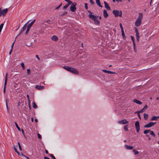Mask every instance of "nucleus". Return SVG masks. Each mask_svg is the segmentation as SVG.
Masks as SVG:
<instances>
[{
  "instance_id": "obj_1",
  "label": "nucleus",
  "mask_w": 159,
  "mask_h": 159,
  "mask_svg": "<svg viewBox=\"0 0 159 159\" xmlns=\"http://www.w3.org/2000/svg\"><path fill=\"white\" fill-rule=\"evenodd\" d=\"M63 67L67 71H68L72 73H73L75 74H78V72L77 70L76 69L67 66H64Z\"/></svg>"
},
{
  "instance_id": "obj_2",
  "label": "nucleus",
  "mask_w": 159,
  "mask_h": 159,
  "mask_svg": "<svg viewBox=\"0 0 159 159\" xmlns=\"http://www.w3.org/2000/svg\"><path fill=\"white\" fill-rule=\"evenodd\" d=\"M89 17L91 19L93 20L94 21V23L96 25H99L100 24L99 21L96 19L97 17L96 16L93 14L89 15Z\"/></svg>"
},
{
  "instance_id": "obj_3",
  "label": "nucleus",
  "mask_w": 159,
  "mask_h": 159,
  "mask_svg": "<svg viewBox=\"0 0 159 159\" xmlns=\"http://www.w3.org/2000/svg\"><path fill=\"white\" fill-rule=\"evenodd\" d=\"M112 13L116 17H117L118 16L120 17H122V13L121 11L114 10L112 11Z\"/></svg>"
},
{
  "instance_id": "obj_4",
  "label": "nucleus",
  "mask_w": 159,
  "mask_h": 159,
  "mask_svg": "<svg viewBox=\"0 0 159 159\" xmlns=\"http://www.w3.org/2000/svg\"><path fill=\"white\" fill-rule=\"evenodd\" d=\"M71 6L70 7V10L72 12H75L76 10V3L74 2L71 3Z\"/></svg>"
},
{
  "instance_id": "obj_5",
  "label": "nucleus",
  "mask_w": 159,
  "mask_h": 159,
  "mask_svg": "<svg viewBox=\"0 0 159 159\" xmlns=\"http://www.w3.org/2000/svg\"><path fill=\"white\" fill-rule=\"evenodd\" d=\"M135 125L136 131L138 133L139 132L140 129L139 123L138 121H136L135 122Z\"/></svg>"
},
{
  "instance_id": "obj_6",
  "label": "nucleus",
  "mask_w": 159,
  "mask_h": 159,
  "mask_svg": "<svg viewBox=\"0 0 159 159\" xmlns=\"http://www.w3.org/2000/svg\"><path fill=\"white\" fill-rule=\"evenodd\" d=\"M156 123V122H150L148 124H146L144 125V128H150Z\"/></svg>"
},
{
  "instance_id": "obj_7",
  "label": "nucleus",
  "mask_w": 159,
  "mask_h": 159,
  "mask_svg": "<svg viewBox=\"0 0 159 159\" xmlns=\"http://www.w3.org/2000/svg\"><path fill=\"white\" fill-rule=\"evenodd\" d=\"M135 31L136 32V40L137 41L139 42V31L137 28H135Z\"/></svg>"
},
{
  "instance_id": "obj_8",
  "label": "nucleus",
  "mask_w": 159,
  "mask_h": 159,
  "mask_svg": "<svg viewBox=\"0 0 159 159\" xmlns=\"http://www.w3.org/2000/svg\"><path fill=\"white\" fill-rule=\"evenodd\" d=\"M7 8H6L3 9L2 11H0V16H1L2 15L3 16H4L7 13Z\"/></svg>"
},
{
  "instance_id": "obj_9",
  "label": "nucleus",
  "mask_w": 159,
  "mask_h": 159,
  "mask_svg": "<svg viewBox=\"0 0 159 159\" xmlns=\"http://www.w3.org/2000/svg\"><path fill=\"white\" fill-rule=\"evenodd\" d=\"M118 123L120 124H125L129 123V122L128 121H127L126 120L124 119L121 120L119 121Z\"/></svg>"
},
{
  "instance_id": "obj_10",
  "label": "nucleus",
  "mask_w": 159,
  "mask_h": 159,
  "mask_svg": "<svg viewBox=\"0 0 159 159\" xmlns=\"http://www.w3.org/2000/svg\"><path fill=\"white\" fill-rule=\"evenodd\" d=\"M141 24V20L137 19L135 23V25L137 26H139Z\"/></svg>"
},
{
  "instance_id": "obj_11",
  "label": "nucleus",
  "mask_w": 159,
  "mask_h": 159,
  "mask_svg": "<svg viewBox=\"0 0 159 159\" xmlns=\"http://www.w3.org/2000/svg\"><path fill=\"white\" fill-rule=\"evenodd\" d=\"M104 6L105 8L107 10H110L111 8L108 3L106 1H104Z\"/></svg>"
},
{
  "instance_id": "obj_12",
  "label": "nucleus",
  "mask_w": 159,
  "mask_h": 159,
  "mask_svg": "<svg viewBox=\"0 0 159 159\" xmlns=\"http://www.w3.org/2000/svg\"><path fill=\"white\" fill-rule=\"evenodd\" d=\"M131 37L133 42L134 49V51H135V44L134 42V38L132 36H131Z\"/></svg>"
},
{
  "instance_id": "obj_13",
  "label": "nucleus",
  "mask_w": 159,
  "mask_h": 159,
  "mask_svg": "<svg viewBox=\"0 0 159 159\" xmlns=\"http://www.w3.org/2000/svg\"><path fill=\"white\" fill-rule=\"evenodd\" d=\"M35 88L36 89L39 90H41L43 89L44 86L40 85H36L35 86Z\"/></svg>"
},
{
  "instance_id": "obj_14",
  "label": "nucleus",
  "mask_w": 159,
  "mask_h": 159,
  "mask_svg": "<svg viewBox=\"0 0 159 159\" xmlns=\"http://www.w3.org/2000/svg\"><path fill=\"white\" fill-rule=\"evenodd\" d=\"M148 108V107L147 105H146L141 110H140V112L141 113L144 112Z\"/></svg>"
},
{
  "instance_id": "obj_15",
  "label": "nucleus",
  "mask_w": 159,
  "mask_h": 159,
  "mask_svg": "<svg viewBox=\"0 0 159 159\" xmlns=\"http://www.w3.org/2000/svg\"><path fill=\"white\" fill-rule=\"evenodd\" d=\"M125 148L128 150H132L133 148L132 146L125 145Z\"/></svg>"
},
{
  "instance_id": "obj_16",
  "label": "nucleus",
  "mask_w": 159,
  "mask_h": 159,
  "mask_svg": "<svg viewBox=\"0 0 159 159\" xmlns=\"http://www.w3.org/2000/svg\"><path fill=\"white\" fill-rule=\"evenodd\" d=\"M103 15L105 18H106L108 17V15L107 13V11L106 10H103Z\"/></svg>"
},
{
  "instance_id": "obj_17",
  "label": "nucleus",
  "mask_w": 159,
  "mask_h": 159,
  "mask_svg": "<svg viewBox=\"0 0 159 159\" xmlns=\"http://www.w3.org/2000/svg\"><path fill=\"white\" fill-rule=\"evenodd\" d=\"M102 71L104 72L107 73L108 74H115V73L112 71H108L106 70H102Z\"/></svg>"
},
{
  "instance_id": "obj_18",
  "label": "nucleus",
  "mask_w": 159,
  "mask_h": 159,
  "mask_svg": "<svg viewBox=\"0 0 159 159\" xmlns=\"http://www.w3.org/2000/svg\"><path fill=\"white\" fill-rule=\"evenodd\" d=\"M133 102H135L136 103L138 104H139V105H141L142 103V102H141L139 100H137V99H134V100Z\"/></svg>"
},
{
  "instance_id": "obj_19",
  "label": "nucleus",
  "mask_w": 159,
  "mask_h": 159,
  "mask_svg": "<svg viewBox=\"0 0 159 159\" xmlns=\"http://www.w3.org/2000/svg\"><path fill=\"white\" fill-rule=\"evenodd\" d=\"M51 39L52 40L56 41L58 40L57 37L56 35H54L52 37Z\"/></svg>"
},
{
  "instance_id": "obj_20",
  "label": "nucleus",
  "mask_w": 159,
  "mask_h": 159,
  "mask_svg": "<svg viewBox=\"0 0 159 159\" xmlns=\"http://www.w3.org/2000/svg\"><path fill=\"white\" fill-rule=\"evenodd\" d=\"M30 21V20L26 24H25L23 27L21 29V32H22L26 29V25Z\"/></svg>"
},
{
  "instance_id": "obj_21",
  "label": "nucleus",
  "mask_w": 159,
  "mask_h": 159,
  "mask_svg": "<svg viewBox=\"0 0 159 159\" xmlns=\"http://www.w3.org/2000/svg\"><path fill=\"white\" fill-rule=\"evenodd\" d=\"M96 2L97 5L99 7H102L101 5L100 0H96Z\"/></svg>"
},
{
  "instance_id": "obj_22",
  "label": "nucleus",
  "mask_w": 159,
  "mask_h": 159,
  "mask_svg": "<svg viewBox=\"0 0 159 159\" xmlns=\"http://www.w3.org/2000/svg\"><path fill=\"white\" fill-rule=\"evenodd\" d=\"M35 20L34 19L33 21L31 22L28 25V27L30 28H31L32 25L34 24L35 21Z\"/></svg>"
},
{
  "instance_id": "obj_23",
  "label": "nucleus",
  "mask_w": 159,
  "mask_h": 159,
  "mask_svg": "<svg viewBox=\"0 0 159 159\" xmlns=\"http://www.w3.org/2000/svg\"><path fill=\"white\" fill-rule=\"evenodd\" d=\"M143 18V14L141 13H139V16L138 18L137 19L141 20Z\"/></svg>"
},
{
  "instance_id": "obj_24",
  "label": "nucleus",
  "mask_w": 159,
  "mask_h": 159,
  "mask_svg": "<svg viewBox=\"0 0 159 159\" xmlns=\"http://www.w3.org/2000/svg\"><path fill=\"white\" fill-rule=\"evenodd\" d=\"M121 31L122 35V37L124 39H125L126 38V36L125 34L124 30H121Z\"/></svg>"
},
{
  "instance_id": "obj_25",
  "label": "nucleus",
  "mask_w": 159,
  "mask_h": 159,
  "mask_svg": "<svg viewBox=\"0 0 159 159\" xmlns=\"http://www.w3.org/2000/svg\"><path fill=\"white\" fill-rule=\"evenodd\" d=\"M71 3H68L66 5H65L63 7V9H66L69 7V6L71 4Z\"/></svg>"
},
{
  "instance_id": "obj_26",
  "label": "nucleus",
  "mask_w": 159,
  "mask_h": 159,
  "mask_svg": "<svg viewBox=\"0 0 159 159\" xmlns=\"http://www.w3.org/2000/svg\"><path fill=\"white\" fill-rule=\"evenodd\" d=\"M144 116V118L145 120H147L148 116V114L146 113H144L143 114Z\"/></svg>"
},
{
  "instance_id": "obj_27",
  "label": "nucleus",
  "mask_w": 159,
  "mask_h": 159,
  "mask_svg": "<svg viewBox=\"0 0 159 159\" xmlns=\"http://www.w3.org/2000/svg\"><path fill=\"white\" fill-rule=\"evenodd\" d=\"M133 152L135 155L138 154L139 153V152L135 149H133Z\"/></svg>"
},
{
  "instance_id": "obj_28",
  "label": "nucleus",
  "mask_w": 159,
  "mask_h": 159,
  "mask_svg": "<svg viewBox=\"0 0 159 159\" xmlns=\"http://www.w3.org/2000/svg\"><path fill=\"white\" fill-rule=\"evenodd\" d=\"M151 131L150 129L145 130L143 131V133L145 134H147Z\"/></svg>"
},
{
  "instance_id": "obj_29",
  "label": "nucleus",
  "mask_w": 159,
  "mask_h": 159,
  "mask_svg": "<svg viewBox=\"0 0 159 159\" xmlns=\"http://www.w3.org/2000/svg\"><path fill=\"white\" fill-rule=\"evenodd\" d=\"M32 106H33V107H34V108H36L37 107V105H36V104H35V103L34 102H33V103H32Z\"/></svg>"
},
{
  "instance_id": "obj_30",
  "label": "nucleus",
  "mask_w": 159,
  "mask_h": 159,
  "mask_svg": "<svg viewBox=\"0 0 159 159\" xmlns=\"http://www.w3.org/2000/svg\"><path fill=\"white\" fill-rule=\"evenodd\" d=\"M151 120H157V119L156 118V116H152L151 118Z\"/></svg>"
},
{
  "instance_id": "obj_31",
  "label": "nucleus",
  "mask_w": 159,
  "mask_h": 159,
  "mask_svg": "<svg viewBox=\"0 0 159 159\" xmlns=\"http://www.w3.org/2000/svg\"><path fill=\"white\" fill-rule=\"evenodd\" d=\"M15 124L16 126V127L18 129L19 131H20V129L19 126H18L16 122H15Z\"/></svg>"
},
{
  "instance_id": "obj_32",
  "label": "nucleus",
  "mask_w": 159,
  "mask_h": 159,
  "mask_svg": "<svg viewBox=\"0 0 159 159\" xmlns=\"http://www.w3.org/2000/svg\"><path fill=\"white\" fill-rule=\"evenodd\" d=\"M3 25H4V24H3V23L1 24V25H0V32H1Z\"/></svg>"
},
{
  "instance_id": "obj_33",
  "label": "nucleus",
  "mask_w": 159,
  "mask_h": 159,
  "mask_svg": "<svg viewBox=\"0 0 159 159\" xmlns=\"http://www.w3.org/2000/svg\"><path fill=\"white\" fill-rule=\"evenodd\" d=\"M128 125H125L124 126V129L126 131H128V129L127 128Z\"/></svg>"
},
{
  "instance_id": "obj_34",
  "label": "nucleus",
  "mask_w": 159,
  "mask_h": 159,
  "mask_svg": "<svg viewBox=\"0 0 159 159\" xmlns=\"http://www.w3.org/2000/svg\"><path fill=\"white\" fill-rule=\"evenodd\" d=\"M27 74L28 75H29L30 74V70L29 69H27Z\"/></svg>"
},
{
  "instance_id": "obj_35",
  "label": "nucleus",
  "mask_w": 159,
  "mask_h": 159,
  "mask_svg": "<svg viewBox=\"0 0 159 159\" xmlns=\"http://www.w3.org/2000/svg\"><path fill=\"white\" fill-rule=\"evenodd\" d=\"M150 134L152 135L153 137L155 136V134L154 133L153 131H150Z\"/></svg>"
},
{
  "instance_id": "obj_36",
  "label": "nucleus",
  "mask_w": 159,
  "mask_h": 159,
  "mask_svg": "<svg viewBox=\"0 0 159 159\" xmlns=\"http://www.w3.org/2000/svg\"><path fill=\"white\" fill-rule=\"evenodd\" d=\"M18 145L19 148V149L20 151H22V148L20 146V143L19 142H18Z\"/></svg>"
},
{
  "instance_id": "obj_37",
  "label": "nucleus",
  "mask_w": 159,
  "mask_h": 159,
  "mask_svg": "<svg viewBox=\"0 0 159 159\" xmlns=\"http://www.w3.org/2000/svg\"><path fill=\"white\" fill-rule=\"evenodd\" d=\"M21 66L22 68H23V69H24L25 68V65L24 63L23 62H22L21 63Z\"/></svg>"
},
{
  "instance_id": "obj_38",
  "label": "nucleus",
  "mask_w": 159,
  "mask_h": 159,
  "mask_svg": "<svg viewBox=\"0 0 159 159\" xmlns=\"http://www.w3.org/2000/svg\"><path fill=\"white\" fill-rule=\"evenodd\" d=\"M67 13V12H66V11H65V12L64 13H62L61 15V16H63L65 15H66Z\"/></svg>"
},
{
  "instance_id": "obj_39",
  "label": "nucleus",
  "mask_w": 159,
  "mask_h": 159,
  "mask_svg": "<svg viewBox=\"0 0 159 159\" xmlns=\"http://www.w3.org/2000/svg\"><path fill=\"white\" fill-rule=\"evenodd\" d=\"M62 3H61L60 5H59L57 7H56V8H55V10H58L62 5Z\"/></svg>"
},
{
  "instance_id": "obj_40",
  "label": "nucleus",
  "mask_w": 159,
  "mask_h": 159,
  "mask_svg": "<svg viewBox=\"0 0 159 159\" xmlns=\"http://www.w3.org/2000/svg\"><path fill=\"white\" fill-rule=\"evenodd\" d=\"M32 45V43H27L26 44V45L27 46L30 47V46Z\"/></svg>"
},
{
  "instance_id": "obj_41",
  "label": "nucleus",
  "mask_w": 159,
  "mask_h": 159,
  "mask_svg": "<svg viewBox=\"0 0 159 159\" xmlns=\"http://www.w3.org/2000/svg\"><path fill=\"white\" fill-rule=\"evenodd\" d=\"M30 28H29V27H27V29L26 31V32H25V34H27L28 33V32L30 30Z\"/></svg>"
},
{
  "instance_id": "obj_42",
  "label": "nucleus",
  "mask_w": 159,
  "mask_h": 159,
  "mask_svg": "<svg viewBox=\"0 0 159 159\" xmlns=\"http://www.w3.org/2000/svg\"><path fill=\"white\" fill-rule=\"evenodd\" d=\"M84 7H85V8L86 10L88 9V4L87 3H84Z\"/></svg>"
},
{
  "instance_id": "obj_43",
  "label": "nucleus",
  "mask_w": 159,
  "mask_h": 159,
  "mask_svg": "<svg viewBox=\"0 0 159 159\" xmlns=\"http://www.w3.org/2000/svg\"><path fill=\"white\" fill-rule=\"evenodd\" d=\"M90 2L92 5H94L95 4L94 2L92 0H89Z\"/></svg>"
},
{
  "instance_id": "obj_44",
  "label": "nucleus",
  "mask_w": 159,
  "mask_h": 159,
  "mask_svg": "<svg viewBox=\"0 0 159 159\" xmlns=\"http://www.w3.org/2000/svg\"><path fill=\"white\" fill-rule=\"evenodd\" d=\"M119 25H120V26L121 30H123V27L122 26V24L120 23Z\"/></svg>"
},
{
  "instance_id": "obj_45",
  "label": "nucleus",
  "mask_w": 159,
  "mask_h": 159,
  "mask_svg": "<svg viewBox=\"0 0 159 159\" xmlns=\"http://www.w3.org/2000/svg\"><path fill=\"white\" fill-rule=\"evenodd\" d=\"M13 148L14 149V150L16 152H17V150L16 149V148L15 146H14L13 147Z\"/></svg>"
},
{
  "instance_id": "obj_46",
  "label": "nucleus",
  "mask_w": 159,
  "mask_h": 159,
  "mask_svg": "<svg viewBox=\"0 0 159 159\" xmlns=\"http://www.w3.org/2000/svg\"><path fill=\"white\" fill-rule=\"evenodd\" d=\"M65 1H66V2H68V3H72V2L70 1V0H64Z\"/></svg>"
},
{
  "instance_id": "obj_47",
  "label": "nucleus",
  "mask_w": 159,
  "mask_h": 159,
  "mask_svg": "<svg viewBox=\"0 0 159 159\" xmlns=\"http://www.w3.org/2000/svg\"><path fill=\"white\" fill-rule=\"evenodd\" d=\"M37 135L39 139H41V136L39 133L37 134Z\"/></svg>"
},
{
  "instance_id": "obj_48",
  "label": "nucleus",
  "mask_w": 159,
  "mask_h": 159,
  "mask_svg": "<svg viewBox=\"0 0 159 159\" xmlns=\"http://www.w3.org/2000/svg\"><path fill=\"white\" fill-rule=\"evenodd\" d=\"M50 156L53 159H56L55 157L52 154H50Z\"/></svg>"
},
{
  "instance_id": "obj_49",
  "label": "nucleus",
  "mask_w": 159,
  "mask_h": 159,
  "mask_svg": "<svg viewBox=\"0 0 159 159\" xmlns=\"http://www.w3.org/2000/svg\"><path fill=\"white\" fill-rule=\"evenodd\" d=\"M27 97L28 98L29 102L30 101V98H29V96L28 94L27 95Z\"/></svg>"
},
{
  "instance_id": "obj_50",
  "label": "nucleus",
  "mask_w": 159,
  "mask_h": 159,
  "mask_svg": "<svg viewBox=\"0 0 159 159\" xmlns=\"http://www.w3.org/2000/svg\"><path fill=\"white\" fill-rule=\"evenodd\" d=\"M141 112H140V111H136L134 113L135 114H139Z\"/></svg>"
},
{
  "instance_id": "obj_51",
  "label": "nucleus",
  "mask_w": 159,
  "mask_h": 159,
  "mask_svg": "<svg viewBox=\"0 0 159 159\" xmlns=\"http://www.w3.org/2000/svg\"><path fill=\"white\" fill-rule=\"evenodd\" d=\"M14 42L12 45H11V49H13V46H14Z\"/></svg>"
},
{
  "instance_id": "obj_52",
  "label": "nucleus",
  "mask_w": 159,
  "mask_h": 159,
  "mask_svg": "<svg viewBox=\"0 0 159 159\" xmlns=\"http://www.w3.org/2000/svg\"><path fill=\"white\" fill-rule=\"evenodd\" d=\"M36 57L37 58L38 60H40L39 58V56L38 55H36Z\"/></svg>"
},
{
  "instance_id": "obj_53",
  "label": "nucleus",
  "mask_w": 159,
  "mask_h": 159,
  "mask_svg": "<svg viewBox=\"0 0 159 159\" xmlns=\"http://www.w3.org/2000/svg\"><path fill=\"white\" fill-rule=\"evenodd\" d=\"M7 82H5L4 83V88H6V85H7Z\"/></svg>"
},
{
  "instance_id": "obj_54",
  "label": "nucleus",
  "mask_w": 159,
  "mask_h": 159,
  "mask_svg": "<svg viewBox=\"0 0 159 159\" xmlns=\"http://www.w3.org/2000/svg\"><path fill=\"white\" fill-rule=\"evenodd\" d=\"M21 154L22 156L25 157L27 159H28L29 158L28 157H26L25 155H23L22 153H21Z\"/></svg>"
},
{
  "instance_id": "obj_55",
  "label": "nucleus",
  "mask_w": 159,
  "mask_h": 159,
  "mask_svg": "<svg viewBox=\"0 0 159 159\" xmlns=\"http://www.w3.org/2000/svg\"><path fill=\"white\" fill-rule=\"evenodd\" d=\"M138 116L139 118V119H141V116H140V114H138Z\"/></svg>"
},
{
  "instance_id": "obj_56",
  "label": "nucleus",
  "mask_w": 159,
  "mask_h": 159,
  "mask_svg": "<svg viewBox=\"0 0 159 159\" xmlns=\"http://www.w3.org/2000/svg\"><path fill=\"white\" fill-rule=\"evenodd\" d=\"M12 49H11L10 51L9 52V54L10 55H11V52H12Z\"/></svg>"
},
{
  "instance_id": "obj_57",
  "label": "nucleus",
  "mask_w": 159,
  "mask_h": 159,
  "mask_svg": "<svg viewBox=\"0 0 159 159\" xmlns=\"http://www.w3.org/2000/svg\"><path fill=\"white\" fill-rule=\"evenodd\" d=\"M50 20H48L46 21V22H47L49 24H51V23H49V21H50Z\"/></svg>"
},
{
  "instance_id": "obj_58",
  "label": "nucleus",
  "mask_w": 159,
  "mask_h": 159,
  "mask_svg": "<svg viewBox=\"0 0 159 159\" xmlns=\"http://www.w3.org/2000/svg\"><path fill=\"white\" fill-rule=\"evenodd\" d=\"M21 131H22V134H23L24 135V131L23 129H21Z\"/></svg>"
},
{
  "instance_id": "obj_59",
  "label": "nucleus",
  "mask_w": 159,
  "mask_h": 159,
  "mask_svg": "<svg viewBox=\"0 0 159 159\" xmlns=\"http://www.w3.org/2000/svg\"><path fill=\"white\" fill-rule=\"evenodd\" d=\"M7 78H5V82L7 83Z\"/></svg>"
},
{
  "instance_id": "obj_60",
  "label": "nucleus",
  "mask_w": 159,
  "mask_h": 159,
  "mask_svg": "<svg viewBox=\"0 0 159 159\" xmlns=\"http://www.w3.org/2000/svg\"><path fill=\"white\" fill-rule=\"evenodd\" d=\"M88 11V12L89 13V15H90V14H92V13L90 11Z\"/></svg>"
},
{
  "instance_id": "obj_61",
  "label": "nucleus",
  "mask_w": 159,
  "mask_h": 159,
  "mask_svg": "<svg viewBox=\"0 0 159 159\" xmlns=\"http://www.w3.org/2000/svg\"><path fill=\"white\" fill-rule=\"evenodd\" d=\"M44 159H50L48 157H44Z\"/></svg>"
},
{
  "instance_id": "obj_62",
  "label": "nucleus",
  "mask_w": 159,
  "mask_h": 159,
  "mask_svg": "<svg viewBox=\"0 0 159 159\" xmlns=\"http://www.w3.org/2000/svg\"><path fill=\"white\" fill-rule=\"evenodd\" d=\"M6 88H4L3 92L4 93H5L6 92Z\"/></svg>"
},
{
  "instance_id": "obj_63",
  "label": "nucleus",
  "mask_w": 159,
  "mask_h": 159,
  "mask_svg": "<svg viewBox=\"0 0 159 159\" xmlns=\"http://www.w3.org/2000/svg\"><path fill=\"white\" fill-rule=\"evenodd\" d=\"M116 1L118 2H121L122 1V0H116Z\"/></svg>"
},
{
  "instance_id": "obj_64",
  "label": "nucleus",
  "mask_w": 159,
  "mask_h": 159,
  "mask_svg": "<svg viewBox=\"0 0 159 159\" xmlns=\"http://www.w3.org/2000/svg\"><path fill=\"white\" fill-rule=\"evenodd\" d=\"M45 152L46 154H48V152L47 150H45Z\"/></svg>"
}]
</instances>
